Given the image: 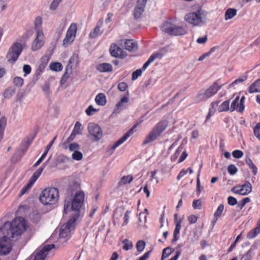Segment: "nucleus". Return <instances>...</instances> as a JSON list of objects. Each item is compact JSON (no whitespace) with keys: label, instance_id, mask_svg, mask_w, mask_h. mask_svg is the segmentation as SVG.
I'll return each mask as SVG.
<instances>
[{"label":"nucleus","instance_id":"f257e3e1","mask_svg":"<svg viewBox=\"0 0 260 260\" xmlns=\"http://www.w3.org/2000/svg\"><path fill=\"white\" fill-rule=\"evenodd\" d=\"M80 184L76 182H72L67 189V197L64 201V213L70 211H80L84 200V193L79 190Z\"/></svg>","mask_w":260,"mask_h":260},{"label":"nucleus","instance_id":"f03ea898","mask_svg":"<svg viewBox=\"0 0 260 260\" xmlns=\"http://www.w3.org/2000/svg\"><path fill=\"white\" fill-rule=\"evenodd\" d=\"M27 223L22 217H16L12 222H6L1 228L3 234H6L12 238L21 235L26 230Z\"/></svg>","mask_w":260,"mask_h":260},{"label":"nucleus","instance_id":"7ed1b4c3","mask_svg":"<svg viewBox=\"0 0 260 260\" xmlns=\"http://www.w3.org/2000/svg\"><path fill=\"white\" fill-rule=\"evenodd\" d=\"M207 12L202 8L185 15V20L190 24L199 26L204 24L207 21Z\"/></svg>","mask_w":260,"mask_h":260},{"label":"nucleus","instance_id":"20e7f679","mask_svg":"<svg viewBox=\"0 0 260 260\" xmlns=\"http://www.w3.org/2000/svg\"><path fill=\"white\" fill-rule=\"evenodd\" d=\"M59 198V191L56 188L49 187L44 189L40 196L41 202L45 205H53Z\"/></svg>","mask_w":260,"mask_h":260},{"label":"nucleus","instance_id":"39448f33","mask_svg":"<svg viewBox=\"0 0 260 260\" xmlns=\"http://www.w3.org/2000/svg\"><path fill=\"white\" fill-rule=\"evenodd\" d=\"M168 125V122L163 120L159 122L149 132L143 141V144H147L155 141L157 138L166 129Z\"/></svg>","mask_w":260,"mask_h":260},{"label":"nucleus","instance_id":"423d86ee","mask_svg":"<svg viewBox=\"0 0 260 260\" xmlns=\"http://www.w3.org/2000/svg\"><path fill=\"white\" fill-rule=\"evenodd\" d=\"M161 30L172 36H181L187 34V29L180 25H175L171 22L167 21L161 26Z\"/></svg>","mask_w":260,"mask_h":260},{"label":"nucleus","instance_id":"0eeeda50","mask_svg":"<svg viewBox=\"0 0 260 260\" xmlns=\"http://www.w3.org/2000/svg\"><path fill=\"white\" fill-rule=\"evenodd\" d=\"M75 213L72 214V217L67 223L62 225L60 229L59 236L61 238L68 237L71 232L75 227V222L80 216V211H74Z\"/></svg>","mask_w":260,"mask_h":260},{"label":"nucleus","instance_id":"6e6552de","mask_svg":"<svg viewBox=\"0 0 260 260\" xmlns=\"http://www.w3.org/2000/svg\"><path fill=\"white\" fill-rule=\"evenodd\" d=\"M23 48L21 44L19 43H15L9 49L7 54V59L10 63H14L17 60L19 56L20 55Z\"/></svg>","mask_w":260,"mask_h":260},{"label":"nucleus","instance_id":"1a4fd4ad","mask_svg":"<svg viewBox=\"0 0 260 260\" xmlns=\"http://www.w3.org/2000/svg\"><path fill=\"white\" fill-rule=\"evenodd\" d=\"M12 238L6 234L0 237V254L7 255L11 252L12 248Z\"/></svg>","mask_w":260,"mask_h":260},{"label":"nucleus","instance_id":"9d476101","mask_svg":"<svg viewBox=\"0 0 260 260\" xmlns=\"http://www.w3.org/2000/svg\"><path fill=\"white\" fill-rule=\"evenodd\" d=\"M88 131L94 141H99L103 137V131L101 128L94 123L91 122L88 124Z\"/></svg>","mask_w":260,"mask_h":260},{"label":"nucleus","instance_id":"9b49d317","mask_svg":"<svg viewBox=\"0 0 260 260\" xmlns=\"http://www.w3.org/2000/svg\"><path fill=\"white\" fill-rule=\"evenodd\" d=\"M137 127V124L132 127L126 134H124L120 139L116 142L113 145L110 146L107 148L108 151L112 154L115 149L123 143L134 133V129Z\"/></svg>","mask_w":260,"mask_h":260},{"label":"nucleus","instance_id":"f8f14e48","mask_svg":"<svg viewBox=\"0 0 260 260\" xmlns=\"http://www.w3.org/2000/svg\"><path fill=\"white\" fill-rule=\"evenodd\" d=\"M77 25L75 23H72L68 28L66 38L63 41V45L65 47L68 46L71 44L74 40L76 31Z\"/></svg>","mask_w":260,"mask_h":260},{"label":"nucleus","instance_id":"ddd939ff","mask_svg":"<svg viewBox=\"0 0 260 260\" xmlns=\"http://www.w3.org/2000/svg\"><path fill=\"white\" fill-rule=\"evenodd\" d=\"M231 190L236 194L246 196L251 192L252 185L249 181H246L241 186L233 187Z\"/></svg>","mask_w":260,"mask_h":260},{"label":"nucleus","instance_id":"4468645a","mask_svg":"<svg viewBox=\"0 0 260 260\" xmlns=\"http://www.w3.org/2000/svg\"><path fill=\"white\" fill-rule=\"evenodd\" d=\"M55 247L54 244L46 245L41 249H38L34 253V260H44L48 252Z\"/></svg>","mask_w":260,"mask_h":260},{"label":"nucleus","instance_id":"2eb2a0df","mask_svg":"<svg viewBox=\"0 0 260 260\" xmlns=\"http://www.w3.org/2000/svg\"><path fill=\"white\" fill-rule=\"evenodd\" d=\"M44 34L42 31H38L37 36L32 44V50L35 51L40 49L44 45Z\"/></svg>","mask_w":260,"mask_h":260},{"label":"nucleus","instance_id":"dca6fc26","mask_svg":"<svg viewBox=\"0 0 260 260\" xmlns=\"http://www.w3.org/2000/svg\"><path fill=\"white\" fill-rule=\"evenodd\" d=\"M110 52L112 56L123 58L126 56V53L117 45L113 44L110 48Z\"/></svg>","mask_w":260,"mask_h":260},{"label":"nucleus","instance_id":"f3484780","mask_svg":"<svg viewBox=\"0 0 260 260\" xmlns=\"http://www.w3.org/2000/svg\"><path fill=\"white\" fill-rule=\"evenodd\" d=\"M147 0H138L137 6H136L134 15L136 18H139L144 12V8Z\"/></svg>","mask_w":260,"mask_h":260},{"label":"nucleus","instance_id":"a211bd4d","mask_svg":"<svg viewBox=\"0 0 260 260\" xmlns=\"http://www.w3.org/2000/svg\"><path fill=\"white\" fill-rule=\"evenodd\" d=\"M223 85V84L218 85L217 81L215 82L206 91H205L206 97L209 98L215 94L217 91L221 88Z\"/></svg>","mask_w":260,"mask_h":260},{"label":"nucleus","instance_id":"6ab92c4d","mask_svg":"<svg viewBox=\"0 0 260 260\" xmlns=\"http://www.w3.org/2000/svg\"><path fill=\"white\" fill-rule=\"evenodd\" d=\"M162 53L160 52H156L153 53L149 58L148 60L143 64L142 69L144 71L149 64L156 59H160L162 57Z\"/></svg>","mask_w":260,"mask_h":260},{"label":"nucleus","instance_id":"aec40b11","mask_svg":"<svg viewBox=\"0 0 260 260\" xmlns=\"http://www.w3.org/2000/svg\"><path fill=\"white\" fill-rule=\"evenodd\" d=\"M96 69L101 73L111 72L113 70V67L110 63H102L96 66Z\"/></svg>","mask_w":260,"mask_h":260},{"label":"nucleus","instance_id":"412c9836","mask_svg":"<svg viewBox=\"0 0 260 260\" xmlns=\"http://www.w3.org/2000/svg\"><path fill=\"white\" fill-rule=\"evenodd\" d=\"M125 48L128 51H136L138 48L137 43L133 40L124 41Z\"/></svg>","mask_w":260,"mask_h":260},{"label":"nucleus","instance_id":"4be33fe9","mask_svg":"<svg viewBox=\"0 0 260 260\" xmlns=\"http://www.w3.org/2000/svg\"><path fill=\"white\" fill-rule=\"evenodd\" d=\"M260 233V219L257 222L256 226L251 230L247 234V238L248 239H253Z\"/></svg>","mask_w":260,"mask_h":260},{"label":"nucleus","instance_id":"5701e85b","mask_svg":"<svg viewBox=\"0 0 260 260\" xmlns=\"http://www.w3.org/2000/svg\"><path fill=\"white\" fill-rule=\"evenodd\" d=\"M128 102V98L126 96H124L121 99L120 101L116 104V109L114 112L119 113L121 110L125 108V106L124 105V103H127Z\"/></svg>","mask_w":260,"mask_h":260},{"label":"nucleus","instance_id":"b1692460","mask_svg":"<svg viewBox=\"0 0 260 260\" xmlns=\"http://www.w3.org/2000/svg\"><path fill=\"white\" fill-rule=\"evenodd\" d=\"M37 179L38 178L36 176V178L34 177L33 174L30 177L28 183L21 189L20 193L21 196L25 193V192L31 187L32 185L34 184Z\"/></svg>","mask_w":260,"mask_h":260},{"label":"nucleus","instance_id":"393cba45","mask_svg":"<svg viewBox=\"0 0 260 260\" xmlns=\"http://www.w3.org/2000/svg\"><path fill=\"white\" fill-rule=\"evenodd\" d=\"M250 93L260 92V79L255 81L249 87Z\"/></svg>","mask_w":260,"mask_h":260},{"label":"nucleus","instance_id":"a878e982","mask_svg":"<svg viewBox=\"0 0 260 260\" xmlns=\"http://www.w3.org/2000/svg\"><path fill=\"white\" fill-rule=\"evenodd\" d=\"M7 123V118L2 116L0 118V142L3 138L4 130Z\"/></svg>","mask_w":260,"mask_h":260},{"label":"nucleus","instance_id":"bb28decb","mask_svg":"<svg viewBox=\"0 0 260 260\" xmlns=\"http://www.w3.org/2000/svg\"><path fill=\"white\" fill-rule=\"evenodd\" d=\"M96 103L101 106H104L106 104V96L104 93H99L95 98Z\"/></svg>","mask_w":260,"mask_h":260},{"label":"nucleus","instance_id":"cd10ccee","mask_svg":"<svg viewBox=\"0 0 260 260\" xmlns=\"http://www.w3.org/2000/svg\"><path fill=\"white\" fill-rule=\"evenodd\" d=\"M237 10L233 8H229L225 12V20H228L233 18L237 14Z\"/></svg>","mask_w":260,"mask_h":260},{"label":"nucleus","instance_id":"c85d7f7f","mask_svg":"<svg viewBox=\"0 0 260 260\" xmlns=\"http://www.w3.org/2000/svg\"><path fill=\"white\" fill-rule=\"evenodd\" d=\"M16 89L14 87H9L5 90L4 96L5 98L10 99L14 95Z\"/></svg>","mask_w":260,"mask_h":260},{"label":"nucleus","instance_id":"c756f323","mask_svg":"<svg viewBox=\"0 0 260 260\" xmlns=\"http://www.w3.org/2000/svg\"><path fill=\"white\" fill-rule=\"evenodd\" d=\"M239 108H240L239 97L237 96L231 104V110L232 111H233L235 110H236L237 111L239 112Z\"/></svg>","mask_w":260,"mask_h":260},{"label":"nucleus","instance_id":"7c9ffc66","mask_svg":"<svg viewBox=\"0 0 260 260\" xmlns=\"http://www.w3.org/2000/svg\"><path fill=\"white\" fill-rule=\"evenodd\" d=\"M230 101H225L223 102L218 107V111L219 112L227 111L230 109Z\"/></svg>","mask_w":260,"mask_h":260},{"label":"nucleus","instance_id":"2f4dec72","mask_svg":"<svg viewBox=\"0 0 260 260\" xmlns=\"http://www.w3.org/2000/svg\"><path fill=\"white\" fill-rule=\"evenodd\" d=\"M245 162L249 167L252 169L253 174L255 175L257 174V169L256 167L253 164L252 160L249 157H247L245 159Z\"/></svg>","mask_w":260,"mask_h":260},{"label":"nucleus","instance_id":"473e14b6","mask_svg":"<svg viewBox=\"0 0 260 260\" xmlns=\"http://www.w3.org/2000/svg\"><path fill=\"white\" fill-rule=\"evenodd\" d=\"M133 180V177L132 176H123L121 178L120 181L118 183L119 185H124L126 183H131Z\"/></svg>","mask_w":260,"mask_h":260},{"label":"nucleus","instance_id":"72a5a7b5","mask_svg":"<svg viewBox=\"0 0 260 260\" xmlns=\"http://www.w3.org/2000/svg\"><path fill=\"white\" fill-rule=\"evenodd\" d=\"M122 243L123 244L122 248L124 250H128L133 246V243L127 239H124Z\"/></svg>","mask_w":260,"mask_h":260},{"label":"nucleus","instance_id":"f704fd0d","mask_svg":"<svg viewBox=\"0 0 260 260\" xmlns=\"http://www.w3.org/2000/svg\"><path fill=\"white\" fill-rule=\"evenodd\" d=\"M78 62V56L77 55L74 54L72 56L69 61L68 67H70L72 68L73 66H77Z\"/></svg>","mask_w":260,"mask_h":260},{"label":"nucleus","instance_id":"c9c22d12","mask_svg":"<svg viewBox=\"0 0 260 260\" xmlns=\"http://www.w3.org/2000/svg\"><path fill=\"white\" fill-rule=\"evenodd\" d=\"M48 161H46L45 162H44L41 167L39 168L38 169H37L34 173V177H36V176L38 178L40 175L41 174L42 172H43L44 168L46 167L48 164Z\"/></svg>","mask_w":260,"mask_h":260},{"label":"nucleus","instance_id":"e433bc0d","mask_svg":"<svg viewBox=\"0 0 260 260\" xmlns=\"http://www.w3.org/2000/svg\"><path fill=\"white\" fill-rule=\"evenodd\" d=\"M50 68L54 71H60L62 69V64L59 62H53L50 64Z\"/></svg>","mask_w":260,"mask_h":260},{"label":"nucleus","instance_id":"4c0bfd02","mask_svg":"<svg viewBox=\"0 0 260 260\" xmlns=\"http://www.w3.org/2000/svg\"><path fill=\"white\" fill-rule=\"evenodd\" d=\"M42 23V18L40 17H37L36 18L34 21L35 28L37 31H42L41 30V25Z\"/></svg>","mask_w":260,"mask_h":260},{"label":"nucleus","instance_id":"58836bf2","mask_svg":"<svg viewBox=\"0 0 260 260\" xmlns=\"http://www.w3.org/2000/svg\"><path fill=\"white\" fill-rule=\"evenodd\" d=\"M42 89L46 95H49L50 93V83L46 81L41 86Z\"/></svg>","mask_w":260,"mask_h":260},{"label":"nucleus","instance_id":"ea45409f","mask_svg":"<svg viewBox=\"0 0 260 260\" xmlns=\"http://www.w3.org/2000/svg\"><path fill=\"white\" fill-rule=\"evenodd\" d=\"M146 245L145 242L143 240H139L136 244V248L139 252H142L145 248Z\"/></svg>","mask_w":260,"mask_h":260},{"label":"nucleus","instance_id":"a19ab883","mask_svg":"<svg viewBox=\"0 0 260 260\" xmlns=\"http://www.w3.org/2000/svg\"><path fill=\"white\" fill-rule=\"evenodd\" d=\"M72 158L76 160H81L83 158L82 153L79 151H75L72 155Z\"/></svg>","mask_w":260,"mask_h":260},{"label":"nucleus","instance_id":"79ce46f5","mask_svg":"<svg viewBox=\"0 0 260 260\" xmlns=\"http://www.w3.org/2000/svg\"><path fill=\"white\" fill-rule=\"evenodd\" d=\"M100 32V28L99 26H96L95 28L93 29L89 34V37L91 38H95Z\"/></svg>","mask_w":260,"mask_h":260},{"label":"nucleus","instance_id":"37998d69","mask_svg":"<svg viewBox=\"0 0 260 260\" xmlns=\"http://www.w3.org/2000/svg\"><path fill=\"white\" fill-rule=\"evenodd\" d=\"M228 171L231 175H234L238 172V168L234 165H230L228 167Z\"/></svg>","mask_w":260,"mask_h":260},{"label":"nucleus","instance_id":"c03bdc74","mask_svg":"<svg viewBox=\"0 0 260 260\" xmlns=\"http://www.w3.org/2000/svg\"><path fill=\"white\" fill-rule=\"evenodd\" d=\"M23 79L19 77H15L13 79V83L14 85L18 87L22 86L23 84Z\"/></svg>","mask_w":260,"mask_h":260},{"label":"nucleus","instance_id":"a18cd8bd","mask_svg":"<svg viewBox=\"0 0 260 260\" xmlns=\"http://www.w3.org/2000/svg\"><path fill=\"white\" fill-rule=\"evenodd\" d=\"M224 210V205L220 204L214 214V217H219Z\"/></svg>","mask_w":260,"mask_h":260},{"label":"nucleus","instance_id":"49530a36","mask_svg":"<svg viewBox=\"0 0 260 260\" xmlns=\"http://www.w3.org/2000/svg\"><path fill=\"white\" fill-rule=\"evenodd\" d=\"M202 167V165H201L200 169L198 171V173L197 175V191L198 192V193H200L201 192L200 176L201 170Z\"/></svg>","mask_w":260,"mask_h":260},{"label":"nucleus","instance_id":"de8ad7c7","mask_svg":"<svg viewBox=\"0 0 260 260\" xmlns=\"http://www.w3.org/2000/svg\"><path fill=\"white\" fill-rule=\"evenodd\" d=\"M142 70H143L142 69H138L136 71L134 72L132 74V80H136L139 76H140L142 75Z\"/></svg>","mask_w":260,"mask_h":260},{"label":"nucleus","instance_id":"09e8293b","mask_svg":"<svg viewBox=\"0 0 260 260\" xmlns=\"http://www.w3.org/2000/svg\"><path fill=\"white\" fill-rule=\"evenodd\" d=\"M253 132L255 137L260 140V122L254 128Z\"/></svg>","mask_w":260,"mask_h":260},{"label":"nucleus","instance_id":"8fccbe9b","mask_svg":"<svg viewBox=\"0 0 260 260\" xmlns=\"http://www.w3.org/2000/svg\"><path fill=\"white\" fill-rule=\"evenodd\" d=\"M61 1V0H53L50 4V9L51 10H55Z\"/></svg>","mask_w":260,"mask_h":260},{"label":"nucleus","instance_id":"3c124183","mask_svg":"<svg viewBox=\"0 0 260 260\" xmlns=\"http://www.w3.org/2000/svg\"><path fill=\"white\" fill-rule=\"evenodd\" d=\"M69 148L71 151H78L80 149V146L77 143H71L69 146Z\"/></svg>","mask_w":260,"mask_h":260},{"label":"nucleus","instance_id":"603ef678","mask_svg":"<svg viewBox=\"0 0 260 260\" xmlns=\"http://www.w3.org/2000/svg\"><path fill=\"white\" fill-rule=\"evenodd\" d=\"M197 100L198 101L205 100L208 99L205 95V92H200L198 93L196 95Z\"/></svg>","mask_w":260,"mask_h":260},{"label":"nucleus","instance_id":"864d4df0","mask_svg":"<svg viewBox=\"0 0 260 260\" xmlns=\"http://www.w3.org/2000/svg\"><path fill=\"white\" fill-rule=\"evenodd\" d=\"M182 221V219H180L179 221H178L176 223V226L174 233H175V234H179L180 233V230L181 228V223Z\"/></svg>","mask_w":260,"mask_h":260},{"label":"nucleus","instance_id":"5fc2aeb1","mask_svg":"<svg viewBox=\"0 0 260 260\" xmlns=\"http://www.w3.org/2000/svg\"><path fill=\"white\" fill-rule=\"evenodd\" d=\"M232 155L234 157L239 158L243 156V152L241 150H236L232 152Z\"/></svg>","mask_w":260,"mask_h":260},{"label":"nucleus","instance_id":"6e6d98bb","mask_svg":"<svg viewBox=\"0 0 260 260\" xmlns=\"http://www.w3.org/2000/svg\"><path fill=\"white\" fill-rule=\"evenodd\" d=\"M98 111V110L94 108L92 105H90L86 110V113L89 115H92L93 114V112H95Z\"/></svg>","mask_w":260,"mask_h":260},{"label":"nucleus","instance_id":"4d7b16f0","mask_svg":"<svg viewBox=\"0 0 260 260\" xmlns=\"http://www.w3.org/2000/svg\"><path fill=\"white\" fill-rule=\"evenodd\" d=\"M31 69L29 65L24 64L23 67V71L24 72V76H26L29 74L31 72Z\"/></svg>","mask_w":260,"mask_h":260},{"label":"nucleus","instance_id":"13d9d810","mask_svg":"<svg viewBox=\"0 0 260 260\" xmlns=\"http://www.w3.org/2000/svg\"><path fill=\"white\" fill-rule=\"evenodd\" d=\"M192 207L194 209H201V201L200 200H194L192 203Z\"/></svg>","mask_w":260,"mask_h":260},{"label":"nucleus","instance_id":"bf43d9fd","mask_svg":"<svg viewBox=\"0 0 260 260\" xmlns=\"http://www.w3.org/2000/svg\"><path fill=\"white\" fill-rule=\"evenodd\" d=\"M228 202L230 205L234 206L237 204V201L235 198L232 196H230L228 198Z\"/></svg>","mask_w":260,"mask_h":260},{"label":"nucleus","instance_id":"052dcab7","mask_svg":"<svg viewBox=\"0 0 260 260\" xmlns=\"http://www.w3.org/2000/svg\"><path fill=\"white\" fill-rule=\"evenodd\" d=\"M172 248L168 247L164 249L162 254L163 255V256H165L167 257L172 253Z\"/></svg>","mask_w":260,"mask_h":260},{"label":"nucleus","instance_id":"680f3d73","mask_svg":"<svg viewBox=\"0 0 260 260\" xmlns=\"http://www.w3.org/2000/svg\"><path fill=\"white\" fill-rule=\"evenodd\" d=\"M250 202V199L249 198H245L241 201V203H240L238 206L240 207V209H242L245 206L246 203H248Z\"/></svg>","mask_w":260,"mask_h":260},{"label":"nucleus","instance_id":"e2e57ef3","mask_svg":"<svg viewBox=\"0 0 260 260\" xmlns=\"http://www.w3.org/2000/svg\"><path fill=\"white\" fill-rule=\"evenodd\" d=\"M80 126L81 124L79 122H77L75 125V127L72 132L74 134H80Z\"/></svg>","mask_w":260,"mask_h":260},{"label":"nucleus","instance_id":"0e129e2a","mask_svg":"<svg viewBox=\"0 0 260 260\" xmlns=\"http://www.w3.org/2000/svg\"><path fill=\"white\" fill-rule=\"evenodd\" d=\"M127 88V85L125 82H121L118 85V89L121 91H124Z\"/></svg>","mask_w":260,"mask_h":260},{"label":"nucleus","instance_id":"69168bd1","mask_svg":"<svg viewBox=\"0 0 260 260\" xmlns=\"http://www.w3.org/2000/svg\"><path fill=\"white\" fill-rule=\"evenodd\" d=\"M187 219L190 224H193L197 221L198 217L194 215H190L188 216Z\"/></svg>","mask_w":260,"mask_h":260},{"label":"nucleus","instance_id":"338daca9","mask_svg":"<svg viewBox=\"0 0 260 260\" xmlns=\"http://www.w3.org/2000/svg\"><path fill=\"white\" fill-rule=\"evenodd\" d=\"M244 100H245V97L243 96H242L240 101H239V103H240V108L239 109V112H242L244 110Z\"/></svg>","mask_w":260,"mask_h":260},{"label":"nucleus","instance_id":"774afa93","mask_svg":"<svg viewBox=\"0 0 260 260\" xmlns=\"http://www.w3.org/2000/svg\"><path fill=\"white\" fill-rule=\"evenodd\" d=\"M215 112V109H213L212 108H211L209 109V111L207 115L206 116L205 122L208 121L210 119L211 116H212L214 114Z\"/></svg>","mask_w":260,"mask_h":260}]
</instances>
